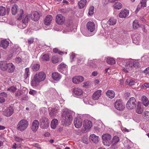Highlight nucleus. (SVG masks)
Returning <instances> with one entry per match:
<instances>
[{"label":"nucleus","mask_w":149,"mask_h":149,"mask_svg":"<svg viewBox=\"0 0 149 149\" xmlns=\"http://www.w3.org/2000/svg\"><path fill=\"white\" fill-rule=\"evenodd\" d=\"M46 74L42 71L37 72L34 76L31 82V85L33 86H36L39 83L45 79Z\"/></svg>","instance_id":"f257e3e1"},{"label":"nucleus","mask_w":149,"mask_h":149,"mask_svg":"<svg viewBox=\"0 0 149 149\" xmlns=\"http://www.w3.org/2000/svg\"><path fill=\"white\" fill-rule=\"evenodd\" d=\"M62 121L67 125L70 124L72 120V117L71 111L66 109L63 110L62 113Z\"/></svg>","instance_id":"f03ea898"},{"label":"nucleus","mask_w":149,"mask_h":149,"mask_svg":"<svg viewBox=\"0 0 149 149\" xmlns=\"http://www.w3.org/2000/svg\"><path fill=\"white\" fill-rule=\"evenodd\" d=\"M29 125V123L25 119H22L20 120L18 123L17 126V128L18 130L23 131L25 130Z\"/></svg>","instance_id":"7ed1b4c3"},{"label":"nucleus","mask_w":149,"mask_h":149,"mask_svg":"<svg viewBox=\"0 0 149 149\" xmlns=\"http://www.w3.org/2000/svg\"><path fill=\"white\" fill-rule=\"evenodd\" d=\"M111 138V135L109 134H106L103 135L102 138L104 144L107 146H109L111 144L110 141Z\"/></svg>","instance_id":"20e7f679"},{"label":"nucleus","mask_w":149,"mask_h":149,"mask_svg":"<svg viewBox=\"0 0 149 149\" xmlns=\"http://www.w3.org/2000/svg\"><path fill=\"white\" fill-rule=\"evenodd\" d=\"M136 100L134 97H131L126 104V107L129 109H133L136 106Z\"/></svg>","instance_id":"39448f33"},{"label":"nucleus","mask_w":149,"mask_h":149,"mask_svg":"<svg viewBox=\"0 0 149 149\" xmlns=\"http://www.w3.org/2000/svg\"><path fill=\"white\" fill-rule=\"evenodd\" d=\"M40 127L42 129H46L49 126V120L46 117H44L40 120Z\"/></svg>","instance_id":"423d86ee"},{"label":"nucleus","mask_w":149,"mask_h":149,"mask_svg":"<svg viewBox=\"0 0 149 149\" xmlns=\"http://www.w3.org/2000/svg\"><path fill=\"white\" fill-rule=\"evenodd\" d=\"M114 105L115 107L119 111H122L125 108V105L120 99L117 100L114 103Z\"/></svg>","instance_id":"0eeeda50"},{"label":"nucleus","mask_w":149,"mask_h":149,"mask_svg":"<svg viewBox=\"0 0 149 149\" xmlns=\"http://www.w3.org/2000/svg\"><path fill=\"white\" fill-rule=\"evenodd\" d=\"M13 112V108L10 106L3 110L2 111V114L4 116L8 117L11 116Z\"/></svg>","instance_id":"6e6552de"},{"label":"nucleus","mask_w":149,"mask_h":149,"mask_svg":"<svg viewBox=\"0 0 149 149\" xmlns=\"http://www.w3.org/2000/svg\"><path fill=\"white\" fill-rule=\"evenodd\" d=\"M40 14L38 11H35L30 15V18L33 21H37L40 18Z\"/></svg>","instance_id":"1a4fd4ad"},{"label":"nucleus","mask_w":149,"mask_h":149,"mask_svg":"<svg viewBox=\"0 0 149 149\" xmlns=\"http://www.w3.org/2000/svg\"><path fill=\"white\" fill-rule=\"evenodd\" d=\"M58 70L61 72L65 74L67 71V65L63 63H61L58 65Z\"/></svg>","instance_id":"9d476101"},{"label":"nucleus","mask_w":149,"mask_h":149,"mask_svg":"<svg viewBox=\"0 0 149 149\" xmlns=\"http://www.w3.org/2000/svg\"><path fill=\"white\" fill-rule=\"evenodd\" d=\"M73 95L76 97H78L82 95L83 92L82 90L79 88H75L72 89Z\"/></svg>","instance_id":"9b49d317"},{"label":"nucleus","mask_w":149,"mask_h":149,"mask_svg":"<svg viewBox=\"0 0 149 149\" xmlns=\"http://www.w3.org/2000/svg\"><path fill=\"white\" fill-rule=\"evenodd\" d=\"M84 77L82 76H75L73 78L72 80V82L74 84H78L79 82H81L84 81Z\"/></svg>","instance_id":"f8f14e48"},{"label":"nucleus","mask_w":149,"mask_h":149,"mask_svg":"<svg viewBox=\"0 0 149 149\" xmlns=\"http://www.w3.org/2000/svg\"><path fill=\"white\" fill-rule=\"evenodd\" d=\"M74 124L76 127L77 128H79L82 125V121L79 118H76L74 120Z\"/></svg>","instance_id":"ddd939ff"},{"label":"nucleus","mask_w":149,"mask_h":149,"mask_svg":"<svg viewBox=\"0 0 149 149\" xmlns=\"http://www.w3.org/2000/svg\"><path fill=\"white\" fill-rule=\"evenodd\" d=\"M39 126V122L37 120H34L32 124L31 129L33 132H36L38 129Z\"/></svg>","instance_id":"4468645a"},{"label":"nucleus","mask_w":149,"mask_h":149,"mask_svg":"<svg viewBox=\"0 0 149 149\" xmlns=\"http://www.w3.org/2000/svg\"><path fill=\"white\" fill-rule=\"evenodd\" d=\"M65 21V19L63 17L62 15L61 14H58L56 17V22L58 24H63Z\"/></svg>","instance_id":"2eb2a0df"},{"label":"nucleus","mask_w":149,"mask_h":149,"mask_svg":"<svg viewBox=\"0 0 149 149\" xmlns=\"http://www.w3.org/2000/svg\"><path fill=\"white\" fill-rule=\"evenodd\" d=\"M86 27L88 30L91 32H93L95 30V24L93 22H88L87 24Z\"/></svg>","instance_id":"dca6fc26"},{"label":"nucleus","mask_w":149,"mask_h":149,"mask_svg":"<svg viewBox=\"0 0 149 149\" xmlns=\"http://www.w3.org/2000/svg\"><path fill=\"white\" fill-rule=\"evenodd\" d=\"M52 19V17L51 15H48L44 19V24L46 25H49L50 24Z\"/></svg>","instance_id":"f3484780"},{"label":"nucleus","mask_w":149,"mask_h":149,"mask_svg":"<svg viewBox=\"0 0 149 149\" xmlns=\"http://www.w3.org/2000/svg\"><path fill=\"white\" fill-rule=\"evenodd\" d=\"M92 122L88 120H84L83 124V126L84 128L87 130L90 129L92 126Z\"/></svg>","instance_id":"a211bd4d"},{"label":"nucleus","mask_w":149,"mask_h":149,"mask_svg":"<svg viewBox=\"0 0 149 149\" xmlns=\"http://www.w3.org/2000/svg\"><path fill=\"white\" fill-rule=\"evenodd\" d=\"M102 91L101 90H99L95 92L93 94L92 97L93 100H97L101 96Z\"/></svg>","instance_id":"6ab92c4d"},{"label":"nucleus","mask_w":149,"mask_h":149,"mask_svg":"<svg viewBox=\"0 0 149 149\" xmlns=\"http://www.w3.org/2000/svg\"><path fill=\"white\" fill-rule=\"evenodd\" d=\"M129 14V10L125 9L121 11L119 14V16L120 18H125Z\"/></svg>","instance_id":"aec40b11"},{"label":"nucleus","mask_w":149,"mask_h":149,"mask_svg":"<svg viewBox=\"0 0 149 149\" xmlns=\"http://www.w3.org/2000/svg\"><path fill=\"white\" fill-rule=\"evenodd\" d=\"M6 68V70L10 73L13 72L15 68L14 65L11 63H7Z\"/></svg>","instance_id":"412c9836"},{"label":"nucleus","mask_w":149,"mask_h":149,"mask_svg":"<svg viewBox=\"0 0 149 149\" xmlns=\"http://www.w3.org/2000/svg\"><path fill=\"white\" fill-rule=\"evenodd\" d=\"M9 44V42L6 40H3L1 41L0 46L4 49H6Z\"/></svg>","instance_id":"4be33fe9"},{"label":"nucleus","mask_w":149,"mask_h":149,"mask_svg":"<svg viewBox=\"0 0 149 149\" xmlns=\"http://www.w3.org/2000/svg\"><path fill=\"white\" fill-rule=\"evenodd\" d=\"M98 136L94 134L91 135L89 137L90 140L94 143H96L98 141Z\"/></svg>","instance_id":"5701e85b"},{"label":"nucleus","mask_w":149,"mask_h":149,"mask_svg":"<svg viewBox=\"0 0 149 149\" xmlns=\"http://www.w3.org/2000/svg\"><path fill=\"white\" fill-rule=\"evenodd\" d=\"M7 63L4 61H0V68L3 71L6 70V67Z\"/></svg>","instance_id":"b1692460"},{"label":"nucleus","mask_w":149,"mask_h":149,"mask_svg":"<svg viewBox=\"0 0 149 149\" xmlns=\"http://www.w3.org/2000/svg\"><path fill=\"white\" fill-rule=\"evenodd\" d=\"M31 69L33 71H38L40 68V65L38 63H34L32 64L31 66Z\"/></svg>","instance_id":"393cba45"},{"label":"nucleus","mask_w":149,"mask_h":149,"mask_svg":"<svg viewBox=\"0 0 149 149\" xmlns=\"http://www.w3.org/2000/svg\"><path fill=\"white\" fill-rule=\"evenodd\" d=\"M52 77L54 80L57 81L59 80L61 78V75L56 72L52 73Z\"/></svg>","instance_id":"a878e982"},{"label":"nucleus","mask_w":149,"mask_h":149,"mask_svg":"<svg viewBox=\"0 0 149 149\" xmlns=\"http://www.w3.org/2000/svg\"><path fill=\"white\" fill-rule=\"evenodd\" d=\"M106 95L108 97L112 99L115 97V94L113 91L109 90L107 91Z\"/></svg>","instance_id":"bb28decb"},{"label":"nucleus","mask_w":149,"mask_h":149,"mask_svg":"<svg viewBox=\"0 0 149 149\" xmlns=\"http://www.w3.org/2000/svg\"><path fill=\"white\" fill-rule=\"evenodd\" d=\"M143 111V108L141 107L140 102H138V105L136 110V112L138 114H141L142 113Z\"/></svg>","instance_id":"cd10ccee"},{"label":"nucleus","mask_w":149,"mask_h":149,"mask_svg":"<svg viewBox=\"0 0 149 149\" xmlns=\"http://www.w3.org/2000/svg\"><path fill=\"white\" fill-rule=\"evenodd\" d=\"M58 120L56 119H53L51 123V127L53 129H55L56 128L57 125H58Z\"/></svg>","instance_id":"c85d7f7f"},{"label":"nucleus","mask_w":149,"mask_h":149,"mask_svg":"<svg viewBox=\"0 0 149 149\" xmlns=\"http://www.w3.org/2000/svg\"><path fill=\"white\" fill-rule=\"evenodd\" d=\"M141 99L143 105L146 107L148 106L149 104V102L147 97L145 96H143Z\"/></svg>","instance_id":"c756f323"},{"label":"nucleus","mask_w":149,"mask_h":149,"mask_svg":"<svg viewBox=\"0 0 149 149\" xmlns=\"http://www.w3.org/2000/svg\"><path fill=\"white\" fill-rule=\"evenodd\" d=\"M49 114L51 117L53 116L57 112V110L55 109L49 108Z\"/></svg>","instance_id":"7c9ffc66"},{"label":"nucleus","mask_w":149,"mask_h":149,"mask_svg":"<svg viewBox=\"0 0 149 149\" xmlns=\"http://www.w3.org/2000/svg\"><path fill=\"white\" fill-rule=\"evenodd\" d=\"M86 0H81L79 1L78 5L80 8H83L86 5Z\"/></svg>","instance_id":"2f4dec72"},{"label":"nucleus","mask_w":149,"mask_h":149,"mask_svg":"<svg viewBox=\"0 0 149 149\" xmlns=\"http://www.w3.org/2000/svg\"><path fill=\"white\" fill-rule=\"evenodd\" d=\"M132 40L134 43L136 45L139 44V37L137 35L133 36L132 37Z\"/></svg>","instance_id":"473e14b6"},{"label":"nucleus","mask_w":149,"mask_h":149,"mask_svg":"<svg viewBox=\"0 0 149 149\" xmlns=\"http://www.w3.org/2000/svg\"><path fill=\"white\" fill-rule=\"evenodd\" d=\"M49 56L48 54H45L42 56L40 59L43 61H48L49 60Z\"/></svg>","instance_id":"72a5a7b5"},{"label":"nucleus","mask_w":149,"mask_h":149,"mask_svg":"<svg viewBox=\"0 0 149 149\" xmlns=\"http://www.w3.org/2000/svg\"><path fill=\"white\" fill-rule=\"evenodd\" d=\"M96 62V60H93V61H88V64L93 68H95L96 66V63H95Z\"/></svg>","instance_id":"f704fd0d"},{"label":"nucleus","mask_w":149,"mask_h":149,"mask_svg":"<svg viewBox=\"0 0 149 149\" xmlns=\"http://www.w3.org/2000/svg\"><path fill=\"white\" fill-rule=\"evenodd\" d=\"M132 68H138L139 67V62L135 61H132Z\"/></svg>","instance_id":"c9c22d12"},{"label":"nucleus","mask_w":149,"mask_h":149,"mask_svg":"<svg viewBox=\"0 0 149 149\" xmlns=\"http://www.w3.org/2000/svg\"><path fill=\"white\" fill-rule=\"evenodd\" d=\"M116 20L113 18H111L107 22V23L110 25L113 26L116 23Z\"/></svg>","instance_id":"e433bc0d"},{"label":"nucleus","mask_w":149,"mask_h":149,"mask_svg":"<svg viewBox=\"0 0 149 149\" xmlns=\"http://www.w3.org/2000/svg\"><path fill=\"white\" fill-rule=\"evenodd\" d=\"M61 60H60L57 56H53L52 58V61L53 63H58Z\"/></svg>","instance_id":"4c0bfd02"},{"label":"nucleus","mask_w":149,"mask_h":149,"mask_svg":"<svg viewBox=\"0 0 149 149\" xmlns=\"http://www.w3.org/2000/svg\"><path fill=\"white\" fill-rule=\"evenodd\" d=\"M119 141V138L117 136H115L113 138L112 141H111V143L113 145L116 144L118 143Z\"/></svg>","instance_id":"58836bf2"},{"label":"nucleus","mask_w":149,"mask_h":149,"mask_svg":"<svg viewBox=\"0 0 149 149\" xmlns=\"http://www.w3.org/2000/svg\"><path fill=\"white\" fill-rule=\"evenodd\" d=\"M107 63L109 64H113L116 63V61L113 58L109 57L108 58L107 60Z\"/></svg>","instance_id":"ea45409f"},{"label":"nucleus","mask_w":149,"mask_h":149,"mask_svg":"<svg viewBox=\"0 0 149 149\" xmlns=\"http://www.w3.org/2000/svg\"><path fill=\"white\" fill-rule=\"evenodd\" d=\"M6 14V8L3 6L0 7V15L3 16Z\"/></svg>","instance_id":"a19ab883"},{"label":"nucleus","mask_w":149,"mask_h":149,"mask_svg":"<svg viewBox=\"0 0 149 149\" xmlns=\"http://www.w3.org/2000/svg\"><path fill=\"white\" fill-rule=\"evenodd\" d=\"M17 6L15 4L12 7L11 10L12 12V14L13 15H15L17 12Z\"/></svg>","instance_id":"79ce46f5"},{"label":"nucleus","mask_w":149,"mask_h":149,"mask_svg":"<svg viewBox=\"0 0 149 149\" xmlns=\"http://www.w3.org/2000/svg\"><path fill=\"white\" fill-rule=\"evenodd\" d=\"M122 4L119 2L116 3L114 5V8L118 10L120 9L122 7Z\"/></svg>","instance_id":"37998d69"},{"label":"nucleus","mask_w":149,"mask_h":149,"mask_svg":"<svg viewBox=\"0 0 149 149\" xmlns=\"http://www.w3.org/2000/svg\"><path fill=\"white\" fill-rule=\"evenodd\" d=\"M30 15H26L24 16L22 19V22L23 23L26 24L27 23L28 21V17H30Z\"/></svg>","instance_id":"c03bdc74"},{"label":"nucleus","mask_w":149,"mask_h":149,"mask_svg":"<svg viewBox=\"0 0 149 149\" xmlns=\"http://www.w3.org/2000/svg\"><path fill=\"white\" fill-rule=\"evenodd\" d=\"M138 21L137 20H134L133 23V26L134 29H137L139 27Z\"/></svg>","instance_id":"a18cd8bd"},{"label":"nucleus","mask_w":149,"mask_h":149,"mask_svg":"<svg viewBox=\"0 0 149 149\" xmlns=\"http://www.w3.org/2000/svg\"><path fill=\"white\" fill-rule=\"evenodd\" d=\"M29 68H26L25 73L24 74V78L26 79L29 75Z\"/></svg>","instance_id":"49530a36"},{"label":"nucleus","mask_w":149,"mask_h":149,"mask_svg":"<svg viewBox=\"0 0 149 149\" xmlns=\"http://www.w3.org/2000/svg\"><path fill=\"white\" fill-rule=\"evenodd\" d=\"M23 93V91L21 90H18L15 93L16 97H19Z\"/></svg>","instance_id":"de8ad7c7"},{"label":"nucleus","mask_w":149,"mask_h":149,"mask_svg":"<svg viewBox=\"0 0 149 149\" xmlns=\"http://www.w3.org/2000/svg\"><path fill=\"white\" fill-rule=\"evenodd\" d=\"M16 90V88L14 86H11L10 87L8 88L7 89V91H10L13 93H14Z\"/></svg>","instance_id":"09e8293b"},{"label":"nucleus","mask_w":149,"mask_h":149,"mask_svg":"<svg viewBox=\"0 0 149 149\" xmlns=\"http://www.w3.org/2000/svg\"><path fill=\"white\" fill-rule=\"evenodd\" d=\"M94 7L92 6L90 7L89 9L88 14L90 15H92L94 13Z\"/></svg>","instance_id":"8fccbe9b"},{"label":"nucleus","mask_w":149,"mask_h":149,"mask_svg":"<svg viewBox=\"0 0 149 149\" xmlns=\"http://www.w3.org/2000/svg\"><path fill=\"white\" fill-rule=\"evenodd\" d=\"M144 118L147 120H149V111H146L145 112Z\"/></svg>","instance_id":"3c124183"},{"label":"nucleus","mask_w":149,"mask_h":149,"mask_svg":"<svg viewBox=\"0 0 149 149\" xmlns=\"http://www.w3.org/2000/svg\"><path fill=\"white\" fill-rule=\"evenodd\" d=\"M20 14L19 17L17 19L18 20H20L22 18V15L24 11L22 9H20L19 10Z\"/></svg>","instance_id":"603ef678"},{"label":"nucleus","mask_w":149,"mask_h":149,"mask_svg":"<svg viewBox=\"0 0 149 149\" xmlns=\"http://www.w3.org/2000/svg\"><path fill=\"white\" fill-rule=\"evenodd\" d=\"M125 66L128 68H132V61L127 62L126 63Z\"/></svg>","instance_id":"864d4df0"},{"label":"nucleus","mask_w":149,"mask_h":149,"mask_svg":"<svg viewBox=\"0 0 149 149\" xmlns=\"http://www.w3.org/2000/svg\"><path fill=\"white\" fill-rule=\"evenodd\" d=\"M146 0H141L140 3L141 5V6L143 7H145L146 6Z\"/></svg>","instance_id":"5fc2aeb1"},{"label":"nucleus","mask_w":149,"mask_h":149,"mask_svg":"<svg viewBox=\"0 0 149 149\" xmlns=\"http://www.w3.org/2000/svg\"><path fill=\"white\" fill-rule=\"evenodd\" d=\"M90 84V82L88 81L85 82L83 83V86L84 87L87 88Z\"/></svg>","instance_id":"6e6d98bb"},{"label":"nucleus","mask_w":149,"mask_h":149,"mask_svg":"<svg viewBox=\"0 0 149 149\" xmlns=\"http://www.w3.org/2000/svg\"><path fill=\"white\" fill-rule=\"evenodd\" d=\"M15 61L17 63H19L22 62V60L19 57H17L16 58Z\"/></svg>","instance_id":"4d7b16f0"},{"label":"nucleus","mask_w":149,"mask_h":149,"mask_svg":"<svg viewBox=\"0 0 149 149\" xmlns=\"http://www.w3.org/2000/svg\"><path fill=\"white\" fill-rule=\"evenodd\" d=\"M29 93L30 95H34L36 94L37 92L35 90H30Z\"/></svg>","instance_id":"13d9d810"},{"label":"nucleus","mask_w":149,"mask_h":149,"mask_svg":"<svg viewBox=\"0 0 149 149\" xmlns=\"http://www.w3.org/2000/svg\"><path fill=\"white\" fill-rule=\"evenodd\" d=\"M144 73L146 75H149V67L146 68L144 71Z\"/></svg>","instance_id":"bf43d9fd"},{"label":"nucleus","mask_w":149,"mask_h":149,"mask_svg":"<svg viewBox=\"0 0 149 149\" xmlns=\"http://www.w3.org/2000/svg\"><path fill=\"white\" fill-rule=\"evenodd\" d=\"M15 139L16 141L18 142H22L23 141V139L17 137H15Z\"/></svg>","instance_id":"052dcab7"},{"label":"nucleus","mask_w":149,"mask_h":149,"mask_svg":"<svg viewBox=\"0 0 149 149\" xmlns=\"http://www.w3.org/2000/svg\"><path fill=\"white\" fill-rule=\"evenodd\" d=\"M0 96L7 97V94L6 93L3 92L0 93Z\"/></svg>","instance_id":"680f3d73"},{"label":"nucleus","mask_w":149,"mask_h":149,"mask_svg":"<svg viewBox=\"0 0 149 149\" xmlns=\"http://www.w3.org/2000/svg\"><path fill=\"white\" fill-rule=\"evenodd\" d=\"M29 44V45L32 43L33 42V38H30L28 40Z\"/></svg>","instance_id":"e2e57ef3"},{"label":"nucleus","mask_w":149,"mask_h":149,"mask_svg":"<svg viewBox=\"0 0 149 149\" xmlns=\"http://www.w3.org/2000/svg\"><path fill=\"white\" fill-rule=\"evenodd\" d=\"M135 84V82H134V81H133V80H131L129 84H128V85L129 86H131L132 85H133L134 84Z\"/></svg>","instance_id":"0e129e2a"},{"label":"nucleus","mask_w":149,"mask_h":149,"mask_svg":"<svg viewBox=\"0 0 149 149\" xmlns=\"http://www.w3.org/2000/svg\"><path fill=\"white\" fill-rule=\"evenodd\" d=\"M98 74V72L97 71H93L92 73V75L93 76H96Z\"/></svg>","instance_id":"69168bd1"},{"label":"nucleus","mask_w":149,"mask_h":149,"mask_svg":"<svg viewBox=\"0 0 149 149\" xmlns=\"http://www.w3.org/2000/svg\"><path fill=\"white\" fill-rule=\"evenodd\" d=\"M59 50L57 48H55L53 49V52L54 53H58Z\"/></svg>","instance_id":"338daca9"},{"label":"nucleus","mask_w":149,"mask_h":149,"mask_svg":"<svg viewBox=\"0 0 149 149\" xmlns=\"http://www.w3.org/2000/svg\"><path fill=\"white\" fill-rule=\"evenodd\" d=\"M5 100L3 97H0V103H3L5 102Z\"/></svg>","instance_id":"774afa93"}]
</instances>
